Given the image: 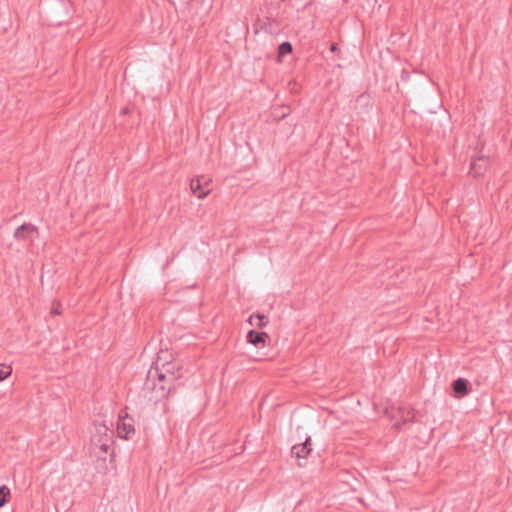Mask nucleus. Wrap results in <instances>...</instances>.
Segmentation results:
<instances>
[{"label":"nucleus","instance_id":"nucleus-16","mask_svg":"<svg viewBox=\"0 0 512 512\" xmlns=\"http://www.w3.org/2000/svg\"><path fill=\"white\" fill-rule=\"evenodd\" d=\"M332 51H335L336 50V46L335 45H332Z\"/></svg>","mask_w":512,"mask_h":512},{"label":"nucleus","instance_id":"nucleus-2","mask_svg":"<svg viewBox=\"0 0 512 512\" xmlns=\"http://www.w3.org/2000/svg\"><path fill=\"white\" fill-rule=\"evenodd\" d=\"M113 432L104 424H95V431L91 437V443L94 449H99L102 453H107L113 440Z\"/></svg>","mask_w":512,"mask_h":512},{"label":"nucleus","instance_id":"nucleus-12","mask_svg":"<svg viewBox=\"0 0 512 512\" xmlns=\"http://www.w3.org/2000/svg\"><path fill=\"white\" fill-rule=\"evenodd\" d=\"M9 496L10 489L6 485L0 486V507L6 504Z\"/></svg>","mask_w":512,"mask_h":512},{"label":"nucleus","instance_id":"nucleus-11","mask_svg":"<svg viewBox=\"0 0 512 512\" xmlns=\"http://www.w3.org/2000/svg\"><path fill=\"white\" fill-rule=\"evenodd\" d=\"M265 318L264 315L254 314L249 317V322L251 325H256L257 327H263L266 323L263 321Z\"/></svg>","mask_w":512,"mask_h":512},{"label":"nucleus","instance_id":"nucleus-15","mask_svg":"<svg viewBox=\"0 0 512 512\" xmlns=\"http://www.w3.org/2000/svg\"><path fill=\"white\" fill-rule=\"evenodd\" d=\"M50 313H51V315H52V316L60 315V314L62 313V311H61V304H60V302H58V301H54V302L52 303Z\"/></svg>","mask_w":512,"mask_h":512},{"label":"nucleus","instance_id":"nucleus-8","mask_svg":"<svg viewBox=\"0 0 512 512\" xmlns=\"http://www.w3.org/2000/svg\"><path fill=\"white\" fill-rule=\"evenodd\" d=\"M311 450V439L308 437L304 443L294 445L291 454L296 458H306Z\"/></svg>","mask_w":512,"mask_h":512},{"label":"nucleus","instance_id":"nucleus-3","mask_svg":"<svg viewBox=\"0 0 512 512\" xmlns=\"http://www.w3.org/2000/svg\"><path fill=\"white\" fill-rule=\"evenodd\" d=\"M210 183V178L197 176L196 178L191 179L190 189L199 199H203L211 192Z\"/></svg>","mask_w":512,"mask_h":512},{"label":"nucleus","instance_id":"nucleus-14","mask_svg":"<svg viewBox=\"0 0 512 512\" xmlns=\"http://www.w3.org/2000/svg\"><path fill=\"white\" fill-rule=\"evenodd\" d=\"M11 367L0 364V381L4 380L11 374Z\"/></svg>","mask_w":512,"mask_h":512},{"label":"nucleus","instance_id":"nucleus-5","mask_svg":"<svg viewBox=\"0 0 512 512\" xmlns=\"http://www.w3.org/2000/svg\"><path fill=\"white\" fill-rule=\"evenodd\" d=\"M489 165V159L485 156H479L471 161L469 173L473 177H478L484 174Z\"/></svg>","mask_w":512,"mask_h":512},{"label":"nucleus","instance_id":"nucleus-4","mask_svg":"<svg viewBox=\"0 0 512 512\" xmlns=\"http://www.w3.org/2000/svg\"><path fill=\"white\" fill-rule=\"evenodd\" d=\"M117 432L119 437L124 439H130L135 433L134 421L126 412L124 413V411H121L119 415Z\"/></svg>","mask_w":512,"mask_h":512},{"label":"nucleus","instance_id":"nucleus-10","mask_svg":"<svg viewBox=\"0 0 512 512\" xmlns=\"http://www.w3.org/2000/svg\"><path fill=\"white\" fill-rule=\"evenodd\" d=\"M452 387L456 393L465 395L468 392V381L463 378H459L453 382Z\"/></svg>","mask_w":512,"mask_h":512},{"label":"nucleus","instance_id":"nucleus-9","mask_svg":"<svg viewBox=\"0 0 512 512\" xmlns=\"http://www.w3.org/2000/svg\"><path fill=\"white\" fill-rule=\"evenodd\" d=\"M267 338L268 334L265 332H256L254 330H250L247 334V341L255 346L264 344Z\"/></svg>","mask_w":512,"mask_h":512},{"label":"nucleus","instance_id":"nucleus-6","mask_svg":"<svg viewBox=\"0 0 512 512\" xmlns=\"http://www.w3.org/2000/svg\"><path fill=\"white\" fill-rule=\"evenodd\" d=\"M35 233H37V228L34 225L22 224L15 230L14 237L19 241L32 240Z\"/></svg>","mask_w":512,"mask_h":512},{"label":"nucleus","instance_id":"nucleus-7","mask_svg":"<svg viewBox=\"0 0 512 512\" xmlns=\"http://www.w3.org/2000/svg\"><path fill=\"white\" fill-rule=\"evenodd\" d=\"M414 412L412 408L406 407V406H400L398 408L397 417H399L402 420V424L397 420L393 426L396 429H401L402 425H405L408 422H412L414 419Z\"/></svg>","mask_w":512,"mask_h":512},{"label":"nucleus","instance_id":"nucleus-13","mask_svg":"<svg viewBox=\"0 0 512 512\" xmlns=\"http://www.w3.org/2000/svg\"><path fill=\"white\" fill-rule=\"evenodd\" d=\"M292 52V45L289 42H283L278 47L279 56H284Z\"/></svg>","mask_w":512,"mask_h":512},{"label":"nucleus","instance_id":"nucleus-1","mask_svg":"<svg viewBox=\"0 0 512 512\" xmlns=\"http://www.w3.org/2000/svg\"><path fill=\"white\" fill-rule=\"evenodd\" d=\"M182 376V369L175 363H165L162 365V368L160 370L157 369L154 374L152 371L148 372L144 390L155 391L156 401L160 398L166 397L170 391V387H168V390L166 389L165 383L170 384Z\"/></svg>","mask_w":512,"mask_h":512}]
</instances>
